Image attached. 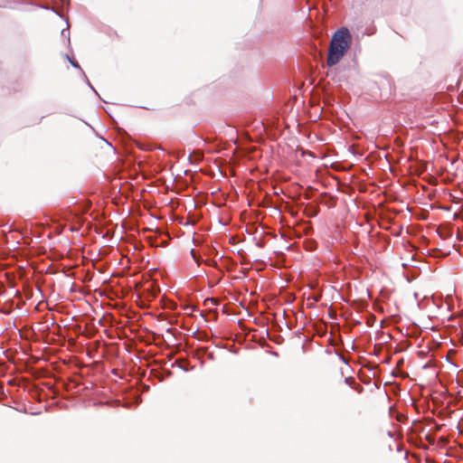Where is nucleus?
Returning a JSON list of instances; mask_svg holds the SVG:
<instances>
[{
    "instance_id": "obj_1",
    "label": "nucleus",
    "mask_w": 463,
    "mask_h": 463,
    "mask_svg": "<svg viewBox=\"0 0 463 463\" xmlns=\"http://www.w3.org/2000/svg\"><path fill=\"white\" fill-rule=\"evenodd\" d=\"M352 34L346 27L336 30L331 39L327 58H343L352 43Z\"/></svg>"
},
{
    "instance_id": "obj_2",
    "label": "nucleus",
    "mask_w": 463,
    "mask_h": 463,
    "mask_svg": "<svg viewBox=\"0 0 463 463\" xmlns=\"http://www.w3.org/2000/svg\"><path fill=\"white\" fill-rule=\"evenodd\" d=\"M409 150L410 154L407 153V192L411 184H414V180H411L409 175H420L426 169V163L421 158L423 152L419 150L418 146L411 145Z\"/></svg>"
},
{
    "instance_id": "obj_3",
    "label": "nucleus",
    "mask_w": 463,
    "mask_h": 463,
    "mask_svg": "<svg viewBox=\"0 0 463 463\" xmlns=\"http://www.w3.org/2000/svg\"><path fill=\"white\" fill-rule=\"evenodd\" d=\"M424 426L421 422L412 420L411 427L407 430V444L414 448H423L425 444L421 434L424 432Z\"/></svg>"
},
{
    "instance_id": "obj_4",
    "label": "nucleus",
    "mask_w": 463,
    "mask_h": 463,
    "mask_svg": "<svg viewBox=\"0 0 463 463\" xmlns=\"http://www.w3.org/2000/svg\"><path fill=\"white\" fill-rule=\"evenodd\" d=\"M427 302L426 297L420 298L419 293L413 292L412 296L407 298V307L410 314L412 317H416L420 310L426 307Z\"/></svg>"
},
{
    "instance_id": "obj_5",
    "label": "nucleus",
    "mask_w": 463,
    "mask_h": 463,
    "mask_svg": "<svg viewBox=\"0 0 463 463\" xmlns=\"http://www.w3.org/2000/svg\"><path fill=\"white\" fill-rule=\"evenodd\" d=\"M409 326H407V352L410 353L411 360H412V363H414V356H418L420 358L427 357L429 354V350H418L417 348L420 346L419 343L412 344L409 337L411 335V333L409 332Z\"/></svg>"
},
{
    "instance_id": "obj_6",
    "label": "nucleus",
    "mask_w": 463,
    "mask_h": 463,
    "mask_svg": "<svg viewBox=\"0 0 463 463\" xmlns=\"http://www.w3.org/2000/svg\"><path fill=\"white\" fill-rule=\"evenodd\" d=\"M407 212H409L411 215L415 216L417 219H426L428 217L429 213L425 210H416L414 208H411L409 204L406 207Z\"/></svg>"
},
{
    "instance_id": "obj_7",
    "label": "nucleus",
    "mask_w": 463,
    "mask_h": 463,
    "mask_svg": "<svg viewBox=\"0 0 463 463\" xmlns=\"http://www.w3.org/2000/svg\"><path fill=\"white\" fill-rule=\"evenodd\" d=\"M385 386L387 387L385 391L387 395L392 394L394 396H397L398 394L401 393V386L396 383H390L388 384L386 383Z\"/></svg>"
},
{
    "instance_id": "obj_8",
    "label": "nucleus",
    "mask_w": 463,
    "mask_h": 463,
    "mask_svg": "<svg viewBox=\"0 0 463 463\" xmlns=\"http://www.w3.org/2000/svg\"><path fill=\"white\" fill-rule=\"evenodd\" d=\"M403 358H401L396 363V368L392 371L393 376L405 377L404 372L402 371Z\"/></svg>"
},
{
    "instance_id": "obj_9",
    "label": "nucleus",
    "mask_w": 463,
    "mask_h": 463,
    "mask_svg": "<svg viewBox=\"0 0 463 463\" xmlns=\"http://www.w3.org/2000/svg\"><path fill=\"white\" fill-rule=\"evenodd\" d=\"M305 249L308 251H313L317 247V242L313 239H307L304 241Z\"/></svg>"
},
{
    "instance_id": "obj_10",
    "label": "nucleus",
    "mask_w": 463,
    "mask_h": 463,
    "mask_svg": "<svg viewBox=\"0 0 463 463\" xmlns=\"http://www.w3.org/2000/svg\"><path fill=\"white\" fill-rule=\"evenodd\" d=\"M390 416L395 418L398 421L402 422L404 416L398 412L394 406H391L389 409Z\"/></svg>"
},
{
    "instance_id": "obj_11",
    "label": "nucleus",
    "mask_w": 463,
    "mask_h": 463,
    "mask_svg": "<svg viewBox=\"0 0 463 463\" xmlns=\"http://www.w3.org/2000/svg\"><path fill=\"white\" fill-rule=\"evenodd\" d=\"M409 266H411L412 268L415 267L412 263L411 264L407 263V278H406L407 282H410L411 279H415L418 276V271L415 269L409 270V269H408Z\"/></svg>"
},
{
    "instance_id": "obj_12",
    "label": "nucleus",
    "mask_w": 463,
    "mask_h": 463,
    "mask_svg": "<svg viewBox=\"0 0 463 463\" xmlns=\"http://www.w3.org/2000/svg\"><path fill=\"white\" fill-rule=\"evenodd\" d=\"M339 61L340 60H326V63L323 64V67L327 69L326 73L329 74L330 71H332L333 68L336 66Z\"/></svg>"
},
{
    "instance_id": "obj_13",
    "label": "nucleus",
    "mask_w": 463,
    "mask_h": 463,
    "mask_svg": "<svg viewBox=\"0 0 463 463\" xmlns=\"http://www.w3.org/2000/svg\"><path fill=\"white\" fill-rule=\"evenodd\" d=\"M420 328L419 326L416 325L415 322H412V329H411V335L415 338V341L417 342L418 336L420 334Z\"/></svg>"
},
{
    "instance_id": "obj_14",
    "label": "nucleus",
    "mask_w": 463,
    "mask_h": 463,
    "mask_svg": "<svg viewBox=\"0 0 463 463\" xmlns=\"http://www.w3.org/2000/svg\"><path fill=\"white\" fill-rule=\"evenodd\" d=\"M179 368L182 369L184 372H189L194 369V366H190L187 362H184L182 364H179Z\"/></svg>"
},
{
    "instance_id": "obj_15",
    "label": "nucleus",
    "mask_w": 463,
    "mask_h": 463,
    "mask_svg": "<svg viewBox=\"0 0 463 463\" xmlns=\"http://www.w3.org/2000/svg\"><path fill=\"white\" fill-rule=\"evenodd\" d=\"M345 383L348 384L350 387H354V384L355 383V381L353 377H346L345 379Z\"/></svg>"
},
{
    "instance_id": "obj_16",
    "label": "nucleus",
    "mask_w": 463,
    "mask_h": 463,
    "mask_svg": "<svg viewBox=\"0 0 463 463\" xmlns=\"http://www.w3.org/2000/svg\"><path fill=\"white\" fill-rule=\"evenodd\" d=\"M70 61V63L71 64V66H73L74 68H79L80 69V65H79V62H78V60H68Z\"/></svg>"
},
{
    "instance_id": "obj_17",
    "label": "nucleus",
    "mask_w": 463,
    "mask_h": 463,
    "mask_svg": "<svg viewBox=\"0 0 463 463\" xmlns=\"http://www.w3.org/2000/svg\"><path fill=\"white\" fill-rule=\"evenodd\" d=\"M395 444H396V449H397V451H402V444L401 442H397L396 440H395Z\"/></svg>"
},
{
    "instance_id": "obj_18",
    "label": "nucleus",
    "mask_w": 463,
    "mask_h": 463,
    "mask_svg": "<svg viewBox=\"0 0 463 463\" xmlns=\"http://www.w3.org/2000/svg\"><path fill=\"white\" fill-rule=\"evenodd\" d=\"M406 244H407V252L409 251L410 246H411L412 249L415 248L414 244L412 242H411L408 239H407Z\"/></svg>"
},
{
    "instance_id": "obj_19",
    "label": "nucleus",
    "mask_w": 463,
    "mask_h": 463,
    "mask_svg": "<svg viewBox=\"0 0 463 463\" xmlns=\"http://www.w3.org/2000/svg\"><path fill=\"white\" fill-rule=\"evenodd\" d=\"M88 86L99 96L97 90L94 89V87L91 85V83L89 81L88 79H86Z\"/></svg>"
},
{
    "instance_id": "obj_20",
    "label": "nucleus",
    "mask_w": 463,
    "mask_h": 463,
    "mask_svg": "<svg viewBox=\"0 0 463 463\" xmlns=\"http://www.w3.org/2000/svg\"><path fill=\"white\" fill-rule=\"evenodd\" d=\"M430 360L427 361L425 364L420 365L422 369H426L429 366Z\"/></svg>"
},
{
    "instance_id": "obj_21",
    "label": "nucleus",
    "mask_w": 463,
    "mask_h": 463,
    "mask_svg": "<svg viewBox=\"0 0 463 463\" xmlns=\"http://www.w3.org/2000/svg\"><path fill=\"white\" fill-rule=\"evenodd\" d=\"M409 400H410V402H411V405H413V404H414V402H415V401H414V398H413L412 396H411V395H410L409 399L407 398V402H409Z\"/></svg>"
},
{
    "instance_id": "obj_22",
    "label": "nucleus",
    "mask_w": 463,
    "mask_h": 463,
    "mask_svg": "<svg viewBox=\"0 0 463 463\" xmlns=\"http://www.w3.org/2000/svg\"><path fill=\"white\" fill-rule=\"evenodd\" d=\"M191 254H192L193 258H194L195 260H197V258H196V255H195V251H194V249H192V250H191Z\"/></svg>"
},
{
    "instance_id": "obj_23",
    "label": "nucleus",
    "mask_w": 463,
    "mask_h": 463,
    "mask_svg": "<svg viewBox=\"0 0 463 463\" xmlns=\"http://www.w3.org/2000/svg\"><path fill=\"white\" fill-rule=\"evenodd\" d=\"M406 232H407V235H409V234H411V225H407Z\"/></svg>"
},
{
    "instance_id": "obj_24",
    "label": "nucleus",
    "mask_w": 463,
    "mask_h": 463,
    "mask_svg": "<svg viewBox=\"0 0 463 463\" xmlns=\"http://www.w3.org/2000/svg\"><path fill=\"white\" fill-rule=\"evenodd\" d=\"M148 389H149V386H147V385L144 386V391H148Z\"/></svg>"
},
{
    "instance_id": "obj_25",
    "label": "nucleus",
    "mask_w": 463,
    "mask_h": 463,
    "mask_svg": "<svg viewBox=\"0 0 463 463\" xmlns=\"http://www.w3.org/2000/svg\"><path fill=\"white\" fill-rule=\"evenodd\" d=\"M402 267L405 269V262L402 263Z\"/></svg>"
},
{
    "instance_id": "obj_26",
    "label": "nucleus",
    "mask_w": 463,
    "mask_h": 463,
    "mask_svg": "<svg viewBox=\"0 0 463 463\" xmlns=\"http://www.w3.org/2000/svg\"><path fill=\"white\" fill-rule=\"evenodd\" d=\"M80 72H82V73H83V75H84V77H85V79H87V77H86L85 73L83 72V70H80Z\"/></svg>"
},
{
    "instance_id": "obj_27",
    "label": "nucleus",
    "mask_w": 463,
    "mask_h": 463,
    "mask_svg": "<svg viewBox=\"0 0 463 463\" xmlns=\"http://www.w3.org/2000/svg\"><path fill=\"white\" fill-rule=\"evenodd\" d=\"M411 261H414V255H411Z\"/></svg>"
}]
</instances>
